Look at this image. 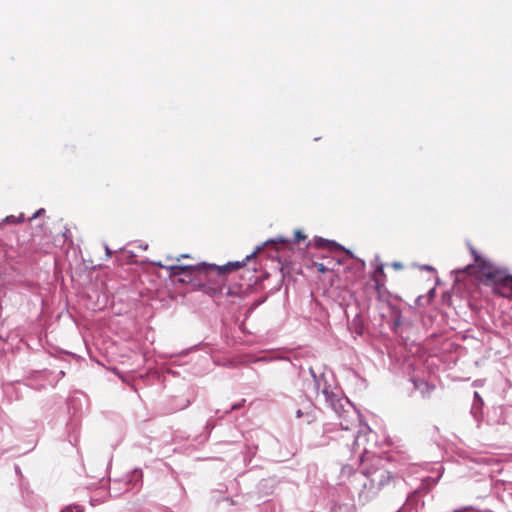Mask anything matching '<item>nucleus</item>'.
Segmentation results:
<instances>
[{
	"mask_svg": "<svg viewBox=\"0 0 512 512\" xmlns=\"http://www.w3.org/2000/svg\"><path fill=\"white\" fill-rule=\"evenodd\" d=\"M470 252L478 269L480 281L485 286L491 287L493 293L501 297L512 298V275L483 258L475 248L471 247Z\"/></svg>",
	"mask_w": 512,
	"mask_h": 512,
	"instance_id": "f257e3e1",
	"label": "nucleus"
},
{
	"mask_svg": "<svg viewBox=\"0 0 512 512\" xmlns=\"http://www.w3.org/2000/svg\"><path fill=\"white\" fill-rule=\"evenodd\" d=\"M245 265V261L243 262H229L226 265L223 266H217V265H203L201 267L196 266H185V265H171L169 267L171 275L177 276L185 273L193 274L195 271H203L205 273H209L211 271L217 272L218 275H225L227 273H230L232 271L238 270L241 267Z\"/></svg>",
	"mask_w": 512,
	"mask_h": 512,
	"instance_id": "f03ea898",
	"label": "nucleus"
},
{
	"mask_svg": "<svg viewBox=\"0 0 512 512\" xmlns=\"http://www.w3.org/2000/svg\"><path fill=\"white\" fill-rule=\"evenodd\" d=\"M372 280L374 281L376 290L380 291L384 285L386 280V275L384 273V266L379 264L372 275Z\"/></svg>",
	"mask_w": 512,
	"mask_h": 512,
	"instance_id": "7ed1b4c3",
	"label": "nucleus"
},
{
	"mask_svg": "<svg viewBox=\"0 0 512 512\" xmlns=\"http://www.w3.org/2000/svg\"><path fill=\"white\" fill-rule=\"evenodd\" d=\"M314 246L319 249H327L328 251L334 252L341 250L342 247L334 242L324 238H317L314 240Z\"/></svg>",
	"mask_w": 512,
	"mask_h": 512,
	"instance_id": "20e7f679",
	"label": "nucleus"
},
{
	"mask_svg": "<svg viewBox=\"0 0 512 512\" xmlns=\"http://www.w3.org/2000/svg\"><path fill=\"white\" fill-rule=\"evenodd\" d=\"M371 482L377 483L379 486L387 484L391 479V474L388 471L379 470L370 475Z\"/></svg>",
	"mask_w": 512,
	"mask_h": 512,
	"instance_id": "39448f33",
	"label": "nucleus"
},
{
	"mask_svg": "<svg viewBox=\"0 0 512 512\" xmlns=\"http://www.w3.org/2000/svg\"><path fill=\"white\" fill-rule=\"evenodd\" d=\"M417 388H420L422 385L425 387V390L422 391L423 396H430L431 392L435 389L434 385H430L427 382L421 381L420 383L414 382Z\"/></svg>",
	"mask_w": 512,
	"mask_h": 512,
	"instance_id": "423d86ee",
	"label": "nucleus"
},
{
	"mask_svg": "<svg viewBox=\"0 0 512 512\" xmlns=\"http://www.w3.org/2000/svg\"><path fill=\"white\" fill-rule=\"evenodd\" d=\"M313 266L317 269L318 272L324 274L326 272H331V273H335V270L333 267H329L327 265H325L324 263H318V262H314L313 263Z\"/></svg>",
	"mask_w": 512,
	"mask_h": 512,
	"instance_id": "0eeeda50",
	"label": "nucleus"
},
{
	"mask_svg": "<svg viewBox=\"0 0 512 512\" xmlns=\"http://www.w3.org/2000/svg\"><path fill=\"white\" fill-rule=\"evenodd\" d=\"M306 239V235L301 230H296L294 232V240L296 243H299L302 240Z\"/></svg>",
	"mask_w": 512,
	"mask_h": 512,
	"instance_id": "6e6552de",
	"label": "nucleus"
},
{
	"mask_svg": "<svg viewBox=\"0 0 512 512\" xmlns=\"http://www.w3.org/2000/svg\"><path fill=\"white\" fill-rule=\"evenodd\" d=\"M61 512H81V509L78 506H74V507L68 506V507L64 508Z\"/></svg>",
	"mask_w": 512,
	"mask_h": 512,
	"instance_id": "1a4fd4ad",
	"label": "nucleus"
},
{
	"mask_svg": "<svg viewBox=\"0 0 512 512\" xmlns=\"http://www.w3.org/2000/svg\"><path fill=\"white\" fill-rule=\"evenodd\" d=\"M42 212H44V209H40V210H38V211L33 215L32 219L37 218L38 216H40V214H41Z\"/></svg>",
	"mask_w": 512,
	"mask_h": 512,
	"instance_id": "9d476101",
	"label": "nucleus"
},
{
	"mask_svg": "<svg viewBox=\"0 0 512 512\" xmlns=\"http://www.w3.org/2000/svg\"><path fill=\"white\" fill-rule=\"evenodd\" d=\"M393 267H394L395 269H401V268H402V264H401V263H397V262H396V263H393Z\"/></svg>",
	"mask_w": 512,
	"mask_h": 512,
	"instance_id": "9b49d317",
	"label": "nucleus"
},
{
	"mask_svg": "<svg viewBox=\"0 0 512 512\" xmlns=\"http://www.w3.org/2000/svg\"><path fill=\"white\" fill-rule=\"evenodd\" d=\"M241 406H242V403H240V404H236V405H233V406H232V409H233V410H235V409H239Z\"/></svg>",
	"mask_w": 512,
	"mask_h": 512,
	"instance_id": "f8f14e48",
	"label": "nucleus"
},
{
	"mask_svg": "<svg viewBox=\"0 0 512 512\" xmlns=\"http://www.w3.org/2000/svg\"><path fill=\"white\" fill-rule=\"evenodd\" d=\"M106 253H107L108 256L111 255V251H110V249L108 247H106Z\"/></svg>",
	"mask_w": 512,
	"mask_h": 512,
	"instance_id": "ddd939ff",
	"label": "nucleus"
}]
</instances>
